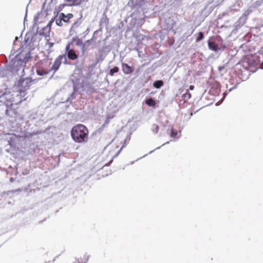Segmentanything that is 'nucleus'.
<instances>
[{
    "instance_id": "obj_1",
    "label": "nucleus",
    "mask_w": 263,
    "mask_h": 263,
    "mask_svg": "<svg viewBox=\"0 0 263 263\" xmlns=\"http://www.w3.org/2000/svg\"><path fill=\"white\" fill-rule=\"evenodd\" d=\"M70 135L75 142L85 143L88 141L89 130L84 125L78 124L72 128Z\"/></svg>"
},
{
    "instance_id": "obj_2",
    "label": "nucleus",
    "mask_w": 263,
    "mask_h": 263,
    "mask_svg": "<svg viewBox=\"0 0 263 263\" xmlns=\"http://www.w3.org/2000/svg\"><path fill=\"white\" fill-rule=\"evenodd\" d=\"M126 146V140L119 137H115L107 146L108 151L111 159L117 157L121 150Z\"/></svg>"
},
{
    "instance_id": "obj_3",
    "label": "nucleus",
    "mask_w": 263,
    "mask_h": 263,
    "mask_svg": "<svg viewBox=\"0 0 263 263\" xmlns=\"http://www.w3.org/2000/svg\"><path fill=\"white\" fill-rule=\"evenodd\" d=\"M16 101H18L15 98H13V103L10 106H8L6 109V114L9 117L10 121L12 122H16L17 120L22 119L20 114V108L16 106L19 103H15Z\"/></svg>"
},
{
    "instance_id": "obj_4",
    "label": "nucleus",
    "mask_w": 263,
    "mask_h": 263,
    "mask_svg": "<svg viewBox=\"0 0 263 263\" xmlns=\"http://www.w3.org/2000/svg\"><path fill=\"white\" fill-rule=\"evenodd\" d=\"M32 82V80L30 78H27L19 81V85L21 88L19 92L15 96V98H18V101L15 102L16 104L20 103L26 99L24 98L25 96V92L29 88Z\"/></svg>"
},
{
    "instance_id": "obj_5",
    "label": "nucleus",
    "mask_w": 263,
    "mask_h": 263,
    "mask_svg": "<svg viewBox=\"0 0 263 263\" xmlns=\"http://www.w3.org/2000/svg\"><path fill=\"white\" fill-rule=\"evenodd\" d=\"M75 41L77 42L76 44L77 45H81L83 44V42L81 39H76L74 38H73L70 42L68 43L65 47V51L68 59L71 60H74L78 58V55L74 50L70 48L71 45H72L73 43Z\"/></svg>"
},
{
    "instance_id": "obj_6",
    "label": "nucleus",
    "mask_w": 263,
    "mask_h": 263,
    "mask_svg": "<svg viewBox=\"0 0 263 263\" xmlns=\"http://www.w3.org/2000/svg\"><path fill=\"white\" fill-rule=\"evenodd\" d=\"M89 0H64L68 6H80L85 4Z\"/></svg>"
},
{
    "instance_id": "obj_7",
    "label": "nucleus",
    "mask_w": 263,
    "mask_h": 263,
    "mask_svg": "<svg viewBox=\"0 0 263 263\" xmlns=\"http://www.w3.org/2000/svg\"><path fill=\"white\" fill-rule=\"evenodd\" d=\"M65 57V55H64L58 57L55 59L54 63L51 68V70H54V71H57L62 64V60L63 58Z\"/></svg>"
},
{
    "instance_id": "obj_8",
    "label": "nucleus",
    "mask_w": 263,
    "mask_h": 263,
    "mask_svg": "<svg viewBox=\"0 0 263 263\" xmlns=\"http://www.w3.org/2000/svg\"><path fill=\"white\" fill-rule=\"evenodd\" d=\"M6 135L8 136L7 139H8L9 144L11 146L14 145L15 144V141L20 138L19 136L14 134H7Z\"/></svg>"
},
{
    "instance_id": "obj_9",
    "label": "nucleus",
    "mask_w": 263,
    "mask_h": 263,
    "mask_svg": "<svg viewBox=\"0 0 263 263\" xmlns=\"http://www.w3.org/2000/svg\"><path fill=\"white\" fill-rule=\"evenodd\" d=\"M122 69L124 73L125 74H130L134 71V68L129 66L126 63H122Z\"/></svg>"
},
{
    "instance_id": "obj_10",
    "label": "nucleus",
    "mask_w": 263,
    "mask_h": 263,
    "mask_svg": "<svg viewBox=\"0 0 263 263\" xmlns=\"http://www.w3.org/2000/svg\"><path fill=\"white\" fill-rule=\"evenodd\" d=\"M65 17V14L64 13H61L59 14V17L58 19H57L55 21V23L57 25L59 26H62L63 24V22H64V20H65L64 18Z\"/></svg>"
},
{
    "instance_id": "obj_11",
    "label": "nucleus",
    "mask_w": 263,
    "mask_h": 263,
    "mask_svg": "<svg viewBox=\"0 0 263 263\" xmlns=\"http://www.w3.org/2000/svg\"><path fill=\"white\" fill-rule=\"evenodd\" d=\"M209 48L214 51H217L218 50V46L214 42H211L209 41L208 42Z\"/></svg>"
},
{
    "instance_id": "obj_12",
    "label": "nucleus",
    "mask_w": 263,
    "mask_h": 263,
    "mask_svg": "<svg viewBox=\"0 0 263 263\" xmlns=\"http://www.w3.org/2000/svg\"><path fill=\"white\" fill-rule=\"evenodd\" d=\"M242 63L243 65L247 69L254 67V62H250L248 59H244L242 61Z\"/></svg>"
},
{
    "instance_id": "obj_13",
    "label": "nucleus",
    "mask_w": 263,
    "mask_h": 263,
    "mask_svg": "<svg viewBox=\"0 0 263 263\" xmlns=\"http://www.w3.org/2000/svg\"><path fill=\"white\" fill-rule=\"evenodd\" d=\"M191 93L189 92V90H187L186 92L182 95V98H183L184 102H186L189 100L191 98Z\"/></svg>"
},
{
    "instance_id": "obj_14",
    "label": "nucleus",
    "mask_w": 263,
    "mask_h": 263,
    "mask_svg": "<svg viewBox=\"0 0 263 263\" xmlns=\"http://www.w3.org/2000/svg\"><path fill=\"white\" fill-rule=\"evenodd\" d=\"M163 85V82L161 80L156 81L153 83V86L156 88H159Z\"/></svg>"
},
{
    "instance_id": "obj_15",
    "label": "nucleus",
    "mask_w": 263,
    "mask_h": 263,
    "mask_svg": "<svg viewBox=\"0 0 263 263\" xmlns=\"http://www.w3.org/2000/svg\"><path fill=\"white\" fill-rule=\"evenodd\" d=\"M146 104L149 106H154L156 105V102L152 98H149L146 100Z\"/></svg>"
},
{
    "instance_id": "obj_16",
    "label": "nucleus",
    "mask_w": 263,
    "mask_h": 263,
    "mask_svg": "<svg viewBox=\"0 0 263 263\" xmlns=\"http://www.w3.org/2000/svg\"><path fill=\"white\" fill-rule=\"evenodd\" d=\"M80 24H79V21L75 22L73 23L71 27V30H73L74 31H77V29L80 27Z\"/></svg>"
},
{
    "instance_id": "obj_17",
    "label": "nucleus",
    "mask_w": 263,
    "mask_h": 263,
    "mask_svg": "<svg viewBox=\"0 0 263 263\" xmlns=\"http://www.w3.org/2000/svg\"><path fill=\"white\" fill-rule=\"evenodd\" d=\"M257 58L259 62L263 63V48L258 52Z\"/></svg>"
},
{
    "instance_id": "obj_18",
    "label": "nucleus",
    "mask_w": 263,
    "mask_h": 263,
    "mask_svg": "<svg viewBox=\"0 0 263 263\" xmlns=\"http://www.w3.org/2000/svg\"><path fill=\"white\" fill-rule=\"evenodd\" d=\"M73 17V15L72 13H69L67 14H65V17H67V19H65V20H64V22L67 23H69L70 20L71 18H72Z\"/></svg>"
},
{
    "instance_id": "obj_19",
    "label": "nucleus",
    "mask_w": 263,
    "mask_h": 263,
    "mask_svg": "<svg viewBox=\"0 0 263 263\" xmlns=\"http://www.w3.org/2000/svg\"><path fill=\"white\" fill-rule=\"evenodd\" d=\"M36 73L39 76H44L48 74V72L44 69H39L36 70Z\"/></svg>"
},
{
    "instance_id": "obj_20",
    "label": "nucleus",
    "mask_w": 263,
    "mask_h": 263,
    "mask_svg": "<svg viewBox=\"0 0 263 263\" xmlns=\"http://www.w3.org/2000/svg\"><path fill=\"white\" fill-rule=\"evenodd\" d=\"M119 71V68L118 67H115L111 68L109 71V74L111 76H114L115 73H117Z\"/></svg>"
},
{
    "instance_id": "obj_21",
    "label": "nucleus",
    "mask_w": 263,
    "mask_h": 263,
    "mask_svg": "<svg viewBox=\"0 0 263 263\" xmlns=\"http://www.w3.org/2000/svg\"><path fill=\"white\" fill-rule=\"evenodd\" d=\"M203 37H204V35H203V33L202 32H200L199 33L198 36L197 37V39L196 40V42H198L202 40L203 39Z\"/></svg>"
},
{
    "instance_id": "obj_22",
    "label": "nucleus",
    "mask_w": 263,
    "mask_h": 263,
    "mask_svg": "<svg viewBox=\"0 0 263 263\" xmlns=\"http://www.w3.org/2000/svg\"><path fill=\"white\" fill-rule=\"evenodd\" d=\"M178 134V132L177 130L174 129H172L171 131V137H175Z\"/></svg>"
},
{
    "instance_id": "obj_23",
    "label": "nucleus",
    "mask_w": 263,
    "mask_h": 263,
    "mask_svg": "<svg viewBox=\"0 0 263 263\" xmlns=\"http://www.w3.org/2000/svg\"><path fill=\"white\" fill-rule=\"evenodd\" d=\"M154 126L155 127L156 132L157 133L158 132V130H159V126L158 125H157V124H154Z\"/></svg>"
},
{
    "instance_id": "obj_24",
    "label": "nucleus",
    "mask_w": 263,
    "mask_h": 263,
    "mask_svg": "<svg viewBox=\"0 0 263 263\" xmlns=\"http://www.w3.org/2000/svg\"><path fill=\"white\" fill-rule=\"evenodd\" d=\"M53 20H51L49 23L48 24H47V27H50L51 25H52V23H53Z\"/></svg>"
},
{
    "instance_id": "obj_25",
    "label": "nucleus",
    "mask_w": 263,
    "mask_h": 263,
    "mask_svg": "<svg viewBox=\"0 0 263 263\" xmlns=\"http://www.w3.org/2000/svg\"><path fill=\"white\" fill-rule=\"evenodd\" d=\"M190 90H193L194 89V85H190L189 87Z\"/></svg>"
},
{
    "instance_id": "obj_26",
    "label": "nucleus",
    "mask_w": 263,
    "mask_h": 263,
    "mask_svg": "<svg viewBox=\"0 0 263 263\" xmlns=\"http://www.w3.org/2000/svg\"><path fill=\"white\" fill-rule=\"evenodd\" d=\"M87 261V258H85L84 261H82L81 262H80V263H86Z\"/></svg>"
},
{
    "instance_id": "obj_27",
    "label": "nucleus",
    "mask_w": 263,
    "mask_h": 263,
    "mask_svg": "<svg viewBox=\"0 0 263 263\" xmlns=\"http://www.w3.org/2000/svg\"><path fill=\"white\" fill-rule=\"evenodd\" d=\"M53 45V43H49V47L51 48Z\"/></svg>"
},
{
    "instance_id": "obj_28",
    "label": "nucleus",
    "mask_w": 263,
    "mask_h": 263,
    "mask_svg": "<svg viewBox=\"0 0 263 263\" xmlns=\"http://www.w3.org/2000/svg\"><path fill=\"white\" fill-rule=\"evenodd\" d=\"M10 181L11 182H13V181H14V179L13 178H11L10 179Z\"/></svg>"
},
{
    "instance_id": "obj_29",
    "label": "nucleus",
    "mask_w": 263,
    "mask_h": 263,
    "mask_svg": "<svg viewBox=\"0 0 263 263\" xmlns=\"http://www.w3.org/2000/svg\"><path fill=\"white\" fill-rule=\"evenodd\" d=\"M64 20H65V19H67V17H64Z\"/></svg>"
}]
</instances>
